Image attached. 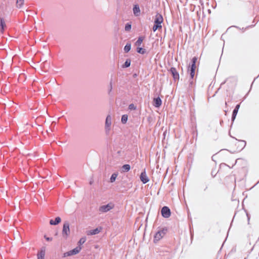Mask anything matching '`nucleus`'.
Listing matches in <instances>:
<instances>
[{
	"instance_id": "27",
	"label": "nucleus",
	"mask_w": 259,
	"mask_h": 259,
	"mask_svg": "<svg viewBox=\"0 0 259 259\" xmlns=\"http://www.w3.org/2000/svg\"><path fill=\"white\" fill-rule=\"evenodd\" d=\"M128 108L130 110H135L136 107V106L134 105V104H131L129 106H128Z\"/></svg>"
},
{
	"instance_id": "2",
	"label": "nucleus",
	"mask_w": 259,
	"mask_h": 259,
	"mask_svg": "<svg viewBox=\"0 0 259 259\" xmlns=\"http://www.w3.org/2000/svg\"><path fill=\"white\" fill-rule=\"evenodd\" d=\"M112 123V117L110 115H108L106 117L105 125V131L106 135H109Z\"/></svg>"
},
{
	"instance_id": "14",
	"label": "nucleus",
	"mask_w": 259,
	"mask_h": 259,
	"mask_svg": "<svg viewBox=\"0 0 259 259\" xmlns=\"http://www.w3.org/2000/svg\"><path fill=\"white\" fill-rule=\"evenodd\" d=\"M133 13L135 16H139L140 14V9L138 5H135L134 6Z\"/></svg>"
},
{
	"instance_id": "28",
	"label": "nucleus",
	"mask_w": 259,
	"mask_h": 259,
	"mask_svg": "<svg viewBox=\"0 0 259 259\" xmlns=\"http://www.w3.org/2000/svg\"><path fill=\"white\" fill-rule=\"evenodd\" d=\"M112 81H111L110 82L109 87V91H108L109 94L110 93V92L112 91Z\"/></svg>"
},
{
	"instance_id": "20",
	"label": "nucleus",
	"mask_w": 259,
	"mask_h": 259,
	"mask_svg": "<svg viewBox=\"0 0 259 259\" xmlns=\"http://www.w3.org/2000/svg\"><path fill=\"white\" fill-rule=\"evenodd\" d=\"M128 116L127 115H123L121 117V122L123 123H125L127 122Z\"/></svg>"
},
{
	"instance_id": "9",
	"label": "nucleus",
	"mask_w": 259,
	"mask_h": 259,
	"mask_svg": "<svg viewBox=\"0 0 259 259\" xmlns=\"http://www.w3.org/2000/svg\"><path fill=\"white\" fill-rule=\"evenodd\" d=\"M170 72L171 73L174 79H179V74L177 72L176 69L175 68L172 67L170 69Z\"/></svg>"
},
{
	"instance_id": "10",
	"label": "nucleus",
	"mask_w": 259,
	"mask_h": 259,
	"mask_svg": "<svg viewBox=\"0 0 259 259\" xmlns=\"http://www.w3.org/2000/svg\"><path fill=\"white\" fill-rule=\"evenodd\" d=\"M45 249H41L37 253V259H45Z\"/></svg>"
},
{
	"instance_id": "16",
	"label": "nucleus",
	"mask_w": 259,
	"mask_h": 259,
	"mask_svg": "<svg viewBox=\"0 0 259 259\" xmlns=\"http://www.w3.org/2000/svg\"><path fill=\"white\" fill-rule=\"evenodd\" d=\"M24 0H16V7L18 8H22L24 5Z\"/></svg>"
},
{
	"instance_id": "35",
	"label": "nucleus",
	"mask_w": 259,
	"mask_h": 259,
	"mask_svg": "<svg viewBox=\"0 0 259 259\" xmlns=\"http://www.w3.org/2000/svg\"><path fill=\"white\" fill-rule=\"evenodd\" d=\"M64 230H65V225H64L63 229V231H64Z\"/></svg>"
},
{
	"instance_id": "24",
	"label": "nucleus",
	"mask_w": 259,
	"mask_h": 259,
	"mask_svg": "<svg viewBox=\"0 0 259 259\" xmlns=\"http://www.w3.org/2000/svg\"><path fill=\"white\" fill-rule=\"evenodd\" d=\"M162 27V25H159L154 23V25L153 27V30L154 32L156 31L158 29L161 28Z\"/></svg>"
},
{
	"instance_id": "13",
	"label": "nucleus",
	"mask_w": 259,
	"mask_h": 259,
	"mask_svg": "<svg viewBox=\"0 0 259 259\" xmlns=\"http://www.w3.org/2000/svg\"><path fill=\"white\" fill-rule=\"evenodd\" d=\"M162 104V101L159 97L154 99V106L155 107H159Z\"/></svg>"
},
{
	"instance_id": "34",
	"label": "nucleus",
	"mask_w": 259,
	"mask_h": 259,
	"mask_svg": "<svg viewBox=\"0 0 259 259\" xmlns=\"http://www.w3.org/2000/svg\"><path fill=\"white\" fill-rule=\"evenodd\" d=\"M241 142L243 144V147H245L246 145V142L245 141L242 140L241 141Z\"/></svg>"
},
{
	"instance_id": "29",
	"label": "nucleus",
	"mask_w": 259,
	"mask_h": 259,
	"mask_svg": "<svg viewBox=\"0 0 259 259\" xmlns=\"http://www.w3.org/2000/svg\"><path fill=\"white\" fill-rule=\"evenodd\" d=\"M190 70H195L196 68V64L192 63V64L190 65Z\"/></svg>"
},
{
	"instance_id": "25",
	"label": "nucleus",
	"mask_w": 259,
	"mask_h": 259,
	"mask_svg": "<svg viewBox=\"0 0 259 259\" xmlns=\"http://www.w3.org/2000/svg\"><path fill=\"white\" fill-rule=\"evenodd\" d=\"M137 51L138 53H140L141 54H144L146 52L145 50L142 48H137Z\"/></svg>"
},
{
	"instance_id": "22",
	"label": "nucleus",
	"mask_w": 259,
	"mask_h": 259,
	"mask_svg": "<svg viewBox=\"0 0 259 259\" xmlns=\"http://www.w3.org/2000/svg\"><path fill=\"white\" fill-rule=\"evenodd\" d=\"M131 65V60L130 59H127L124 65H123V67L127 68L128 67Z\"/></svg>"
},
{
	"instance_id": "18",
	"label": "nucleus",
	"mask_w": 259,
	"mask_h": 259,
	"mask_svg": "<svg viewBox=\"0 0 259 259\" xmlns=\"http://www.w3.org/2000/svg\"><path fill=\"white\" fill-rule=\"evenodd\" d=\"M117 176H118V174L117 173L113 174L111 175V177L110 179V182L111 183H113L115 181Z\"/></svg>"
},
{
	"instance_id": "31",
	"label": "nucleus",
	"mask_w": 259,
	"mask_h": 259,
	"mask_svg": "<svg viewBox=\"0 0 259 259\" xmlns=\"http://www.w3.org/2000/svg\"><path fill=\"white\" fill-rule=\"evenodd\" d=\"M197 60V58L196 57H194L192 59V63L196 64V62Z\"/></svg>"
},
{
	"instance_id": "21",
	"label": "nucleus",
	"mask_w": 259,
	"mask_h": 259,
	"mask_svg": "<svg viewBox=\"0 0 259 259\" xmlns=\"http://www.w3.org/2000/svg\"><path fill=\"white\" fill-rule=\"evenodd\" d=\"M143 40V37H139L138 38V40H137V41L136 42V45L137 46H140L141 45V44L142 43Z\"/></svg>"
},
{
	"instance_id": "11",
	"label": "nucleus",
	"mask_w": 259,
	"mask_h": 259,
	"mask_svg": "<svg viewBox=\"0 0 259 259\" xmlns=\"http://www.w3.org/2000/svg\"><path fill=\"white\" fill-rule=\"evenodd\" d=\"M101 229L97 228L93 230H89L87 232L88 235H94L98 234L101 231Z\"/></svg>"
},
{
	"instance_id": "23",
	"label": "nucleus",
	"mask_w": 259,
	"mask_h": 259,
	"mask_svg": "<svg viewBox=\"0 0 259 259\" xmlns=\"http://www.w3.org/2000/svg\"><path fill=\"white\" fill-rule=\"evenodd\" d=\"M86 241V238L85 237H82L80 239L79 241H78V246H80L82 244H83Z\"/></svg>"
},
{
	"instance_id": "17",
	"label": "nucleus",
	"mask_w": 259,
	"mask_h": 259,
	"mask_svg": "<svg viewBox=\"0 0 259 259\" xmlns=\"http://www.w3.org/2000/svg\"><path fill=\"white\" fill-rule=\"evenodd\" d=\"M5 26L6 24L5 23V21L1 19L0 21V31L1 32H3Z\"/></svg>"
},
{
	"instance_id": "30",
	"label": "nucleus",
	"mask_w": 259,
	"mask_h": 259,
	"mask_svg": "<svg viewBox=\"0 0 259 259\" xmlns=\"http://www.w3.org/2000/svg\"><path fill=\"white\" fill-rule=\"evenodd\" d=\"M194 74H195V70H190V75H191V77L192 78H193V77L194 76Z\"/></svg>"
},
{
	"instance_id": "32",
	"label": "nucleus",
	"mask_w": 259,
	"mask_h": 259,
	"mask_svg": "<svg viewBox=\"0 0 259 259\" xmlns=\"http://www.w3.org/2000/svg\"><path fill=\"white\" fill-rule=\"evenodd\" d=\"M45 238L46 240L48 241H52L53 240V238L52 237H48L46 236H45Z\"/></svg>"
},
{
	"instance_id": "19",
	"label": "nucleus",
	"mask_w": 259,
	"mask_h": 259,
	"mask_svg": "<svg viewBox=\"0 0 259 259\" xmlns=\"http://www.w3.org/2000/svg\"><path fill=\"white\" fill-rule=\"evenodd\" d=\"M131 49V44H127L124 48V51L125 53H127L130 51Z\"/></svg>"
},
{
	"instance_id": "33",
	"label": "nucleus",
	"mask_w": 259,
	"mask_h": 259,
	"mask_svg": "<svg viewBox=\"0 0 259 259\" xmlns=\"http://www.w3.org/2000/svg\"><path fill=\"white\" fill-rule=\"evenodd\" d=\"M68 232H69V225H67L66 224V232H65V233H66V235H67V233Z\"/></svg>"
},
{
	"instance_id": "8",
	"label": "nucleus",
	"mask_w": 259,
	"mask_h": 259,
	"mask_svg": "<svg viewBox=\"0 0 259 259\" xmlns=\"http://www.w3.org/2000/svg\"><path fill=\"white\" fill-rule=\"evenodd\" d=\"M61 222V219L58 217L54 219H52L50 220V224L52 226H56L59 224Z\"/></svg>"
},
{
	"instance_id": "5",
	"label": "nucleus",
	"mask_w": 259,
	"mask_h": 259,
	"mask_svg": "<svg viewBox=\"0 0 259 259\" xmlns=\"http://www.w3.org/2000/svg\"><path fill=\"white\" fill-rule=\"evenodd\" d=\"M81 249V246H77L73 249L66 252V255L70 256L78 253Z\"/></svg>"
},
{
	"instance_id": "7",
	"label": "nucleus",
	"mask_w": 259,
	"mask_h": 259,
	"mask_svg": "<svg viewBox=\"0 0 259 259\" xmlns=\"http://www.w3.org/2000/svg\"><path fill=\"white\" fill-rule=\"evenodd\" d=\"M163 20V19L162 15L159 14H157L155 16L154 23L159 25H161V23H162Z\"/></svg>"
},
{
	"instance_id": "6",
	"label": "nucleus",
	"mask_w": 259,
	"mask_h": 259,
	"mask_svg": "<svg viewBox=\"0 0 259 259\" xmlns=\"http://www.w3.org/2000/svg\"><path fill=\"white\" fill-rule=\"evenodd\" d=\"M140 180L144 183L146 184L149 181V179L147 176L145 170L142 171L140 175Z\"/></svg>"
},
{
	"instance_id": "1",
	"label": "nucleus",
	"mask_w": 259,
	"mask_h": 259,
	"mask_svg": "<svg viewBox=\"0 0 259 259\" xmlns=\"http://www.w3.org/2000/svg\"><path fill=\"white\" fill-rule=\"evenodd\" d=\"M114 206V205L112 203H109L106 205H103L99 207V211L100 213H105L113 209Z\"/></svg>"
},
{
	"instance_id": "15",
	"label": "nucleus",
	"mask_w": 259,
	"mask_h": 259,
	"mask_svg": "<svg viewBox=\"0 0 259 259\" xmlns=\"http://www.w3.org/2000/svg\"><path fill=\"white\" fill-rule=\"evenodd\" d=\"M131 169V166L130 164H124L121 167V171L122 172H127Z\"/></svg>"
},
{
	"instance_id": "12",
	"label": "nucleus",
	"mask_w": 259,
	"mask_h": 259,
	"mask_svg": "<svg viewBox=\"0 0 259 259\" xmlns=\"http://www.w3.org/2000/svg\"><path fill=\"white\" fill-rule=\"evenodd\" d=\"M240 108V105L239 104H238L236 106L235 109H234L233 111V113H232V121H234L235 118H236V116L237 114V113L238 112V110Z\"/></svg>"
},
{
	"instance_id": "4",
	"label": "nucleus",
	"mask_w": 259,
	"mask_h": 259,
	"mask_svg": "<svg viewBox=\"0 0 259 259\" xmlns=\"http://www.w3.org/2000/svg\"><path fill=\"white\" fill-rule=\"evenodd\" d=\"M166 230H162L158 231L154 236V241H159L161 238H162L164 234L165 233Z\"/></svg>"
},
{
	"instance_id": "3",
	"label": "nucleus",
	"mask_w": 259,
	"mask_h": 259,
	"mask_svg": "<svg viewBox=\"0 0 259 259\" xmlns=\"http://www.w3.org/2000/svg\"><path fill=\"white\" fill-rule=\"evenodd\" d=\"M161 214L165 218H168L170 215V209L167 206H164L161 209Z\"/></svg>"
},
{
	"instance_id": "26",
	"label": "nucleus",
	"mask_w": 259,
	"mask_h": 259,
	"mask_svg": "<svg viewBox=\"0 0 259 259\" xmlns=\"http://www.w3.org/2000/svg\"><path fill=\"white\" fill-rule=\"evenodd\" d=\"M132 26L130 24L127 23L125 26V30L128 31L131 30Z\"/></svg>"
}]
</instances>
